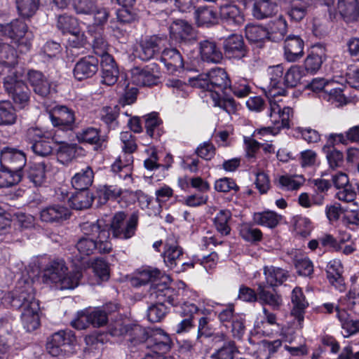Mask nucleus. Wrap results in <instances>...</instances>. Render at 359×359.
Returning <instances> with one entry per match:
<instances>
[{
  "instance_id": "774afa93",
  "label": "nucleus",
  "mask_w": 359,
  "mask_h": 359,
  "mask_svg": "<svg viewBox=\"0 0 359 359\" xmlns=\"http://www.w3.org/2000/svg\"><path fill=\"white\" fill-rule=\"evenodd\" d=\"M331 137L334 141H338L342 144H347V142H359V126H353L349 128L346 134H332Z\"/></svg>"
},
{
  "instance_id": "cd10ccee",
  "label": "nucleus",
  "mask_w": 359,
  "mask_h": 359,
  "mask_svg": "<svg viewBox=\"0 0 359 359\" xmlns=\"http://www.w3.org/2000/svg\"><path fill=\"white\" fill-rule=\"evenodd\" d=\"M162 255L166 266L175 271L183 259L184 251L179 245L174 243L173 241L170 242L168 240L165 244Z\"/></svg>"
},
{
  "instance_id": "b1692460",
  "label": "nucleus",
  "mask_w": 359,
  "mask_h": 359,
  "mask_svg": "<svg viewBox=\"0 0 359 359\" xmlns=\"http://www.w3.org/2000/svg\"><path fill=\"white\" fill-rule=\"evenodd\" d=\"M284 55L287 61L294 62L304 55V41L297 35L290 34L284 41Z\"/></svg>"
},
{
  "instance_id": "7c9ffc66",
  "label": "nucleus",
  "mask_w": 359,
  "mask_h": 359,
  "mask_svg": "<svg viewBox=\"0 0 359 359\" xmlns=\"http://www.w3.org/2000/svg\"><path fill=\"white\" fill-rule=\"evenodd\" d=\"M200 54L201 59L207 62L219 63L223 58L222 53L215 41L210 39L200 42Z\"/></svg>"
},
{
  "instance_id": "4d7b16f0",
  "label": "nucleus",
  "mask_w": 359,
  "mask_h": 359,
  "mask_svg": "<svg viewBox=\"0 0 359 359\" xmlns=\"http://www.w3.org/2000/svg\"><path fill=\"white\" fill-rule=\"evenodd\" d=\"M16 114L11 103L8 101L0 102V126L13 125L16 121Z\"/></svg>"
},
{
  "instance_id": "6e6d98bb",
  "label": "nucleus",
  "mask_w": 359,
  "mask_h": 359,
  "mask_svg": "<svg viewBox=\"0 0 359 359\" xmlns=\"http://www.w3.org/2000/svg\"><path fill=\"white\" fill-rule=\"evenodd\" d=\"M163 277V274L159 269L147 268L139 272L136 280L140 285H145L151 282L152 283L151 286H153L154 285H158V283H155V282Z\"/></svg>"
},
{
  "instance_id": "a211bd4d",
  "label": "nucleus",
  "mask_w": 359,
  "mask_h": 359,
  "mask_svg": "<svg viewBox=\"0 0 359 359\" xmlns=\"http://www.w3.org/2000/svg\"><path fill=\"white\" fill-rule=\"evenodd\" d=\"M100 61L97 57L87 55L80 58L73 69L74 78L78 81L92 78L98 71Z\"/></svg>"
},
{
  "instance_id": "680f3d73",
  "label": "nucleus",
  "mask_w": 359,
  "mask_h": 359,
  "mask_svg": "<svg viewBox=\"0 0 359 359\" xmlns=\"http://www.w3.org/2000/svg\"><path fill=\"white\" fill-rule=\"evenodd\" d=\"M239 234L245 241L251 243L259 241L262 238L261 230L246 223L240 226Z\"/></svg>"
},
{
  "instance_id": "4be33fe9",
  "label": "nucleus",
  "mask_w": 359,
  "mask_h": 359,
  "mask_svg": "<svg viewBox=\"0 0 359 359\" xmlns=\"http://www.w3.org/2000/svg\"><path fill=\"white\" fill-rule=\"evenodd\" d=\"M172 341L170 336L162 330H156L149 336L145 347L152 350L153 353L163 355L171 349Z\"/></svg>"
},
{
  "instance_id": "c756f323",
  "label": "nucleus",
  "mask_w": 359,
  "mask_h": 359,
  "mask_svg": "<svg viewBox=\"0 0 359 359\" xmlns=\"http://www.w3.org/2000/svg\"><path fill=\"white\" fill-rule=\"evenodd\" d=\"M257 292L259 294V302L262 304H266L271 306L273 310H278L283 304V299L276 288H272L271 291L268 290L269 286L266 285L264 282L257 283Z\"/></svg>"
},
{
  "instance_id": "79ce46f5",
  "label": "nucleus",
  "mask_w": 359,
  "mask_h": 359,
  "mask_svg": "<svg viewBox=\"0 0 359 359\" xmlns=\"http://www.w3.org/2000/svg\"><path fill=\"white\" fill-rule=\"evenodd\" d=\"M337 10L341 16L347 21L355 20L359 17L357 0H339Z\"/></svg>"
},
{
  "instance_id": "aec40b11",
  "label": "nucleus",
  "mask_w": 359,
  "mask_h": 359,
  "mask_svg": "<svg viewBox=\"0 0 359 359\" xmlns=\"http://www.w3.org/2000/svg\"><path fill=\"white\" fill-rule=\"evenodd\" d=\"M223 49L226 57L238 60L246 57L248 53L243 36L236 34L224 39Z\"/></svg>"
},
{
  "instance_id": "39448f33",
  "label": "nucleus",
  "mask_w": 359,
  "mask_h": 359,
  "mask_svg": "<svg viewBox=\"0 0 359 359\" xmlns=\"http://www.w3.org/2000/svg\"><path fill=\"white\" fill-rule=\"evenodd\" d=\"M32 151L37 156L46 157L53 151V144L58 140L53 131L43 130L37 127L28 128L24 136Z\"/></svg>"
},
{
  "instance_id": "603ef678",
  "label": "nucleus",
  "mask_w": 359,
  "mask_h": 359,
  "mask_svg": "<svg viewBox=\"0 0 359 359\" xmlns=\"http://www.w3.org/2000/svg\"><path fill=\"white\" fill-rule=\"evenodd\" d=\"M144 118L147 134L153 139L159 138L162 132L160 128L161 121L158 118V114L153 112L144 116Z\"/></svg>"
},
{
  "instance_id": "e433bc0d",
  "label": "nucleus",
  "mask_w": 359,
  "mask_h": 359,
  "mask_svg": "<svg viewBox=\"0 0 359 359\" xmlns=\"http://www.w3.org/2000/svg\"><path fill=\"white\" fill-rule=\"evenodd\" d=\"M27 31V25L20 20H14L6 24H0V32L16 42L25 36Z\"/></svg>"
},
{
  "instance_id": "e2e57ef3",
  "label": "nucleus",
  "mask_w": 359,
  "mask_h": 359,
  "mask_svg": "<svg viewBox=\"0 0 359 359\" xmlns=\"http://www.w3.org/2000/svg\"><path fill=\"white\" fill-rule=\"evenodd\" d=\"M231 214L229 210H222L216 215L214 222L217 230L222 235H228L231 228L228 224Z\"/></svg>"
},
{
  "instance_id": "c9c22d12",
  "label": "nucleus",
  "mask_w": 359,
  "mask_h": 359,
  "mask_svg": "<svg viewBox=\"0 0 359 359\" xmlns=\"http://www.w3.org/2000/svg\"><path fill=\"white\" fill-rule=\"evenodd\" d=\"M94 172L90 165H85L72 177L71 183L76 190L88 189L92 185Z\"/></svg>"
},
{
  "instance_id": "9d476101",
  "label": "nucleus",
  "mask_w": 359,
  "mask_h": 359,
  "mask_svg": "<svg viewBox=\"0 0 359 359\" xmlns=\"http://www.w3.org/2000/svg\"><path fill=\"white\" fill-rule=\"evenodd\" d=\"M49 118L55 128L62 131H74L78 128L75 111L65 105H57L49 112Z\"/></svg>"
},
{
  "instance_id": "393cba45",
  "label": "nucleus",
  "mask_w": 359,
  "mask_h": 359,
  "mask_svg": "<svg viewBox=\"0 0 359 359\" xmlns=\"http://www.w3.org/2000/svg\"><path fill=\"white\" fill-rule=\"evenodd\" d=\"M50 167L48 161L32 163L26 169L25 175L35 187H41L46 182V173L50 170Z\"/></svg>"
},
{
  "instance_id": "8fccbe9b",
  "label": "nucleus",
  "mask_w": 359,
  "mask_h": 359,
  "mask_svg": "<svg viewBox=\"0 0 359 359\" xmlns=\"http://www.w3.org/2000/svg\"><path fill=\"white\" fill-rule=\"evenodd\" d=\"M196 13L197 23L199 26L209 27L217 24L219 20V13L211 7L199 8Z\"/></svg>"
},
{
  "instance_id": "6ab92c4d",
  "label": "nucleus",
  "mask_w": 359,
  "mask_h": 359,
  "mask_svg": "<svg viewBox=\"0 0 359 359\" xmlns=\"http://www.w3.org/2000/svg\"><path fill=\"white\" fill-rule=\"evenodd\" d=\"M219 19L222 23L233 28L241 26L245 21L244 15L239 7L229 3L219 4Z\"/></svg>"
},
{
  "instance_id": "4468645a",
  "label": "nucleus",
  "mask_w": 359,
  "mask_h": 359,
  "mask_svg": "<svg viewBox=\"0 0 359 359\" xmlns=\"http://www.w3.org/2000/svg\"><path fill=\"white\" fill-rule=\"evenodd\" d=\"M132 81L141 86H151L159 82L161 70L156 63H151L141 68L135 67L131 69Z\"/></svg>"
},
{
  "instance_id": "bb28decb",
  "label": "nucleus",
  "mask_w": 359,
  "mask_h": 359,
  "mask_svg": "<svg viewBox=\"0 0 359 359\" xmlns=\"http://www.w3.org/2000/svg\"><path fill=\"white\" fill-rule=\"evenodd\" d=\"M263 273L265 277L264 283L271 288H276L283 285L290 278L288 271L273 265L264 266Z\"/></svg>"
},
{
  "instance_id": "412c9836",
  "label": "nucleus",
  "mask_w": 359,
  "mask_h": 359,
  "mask_svg": "<svg viewBox=\"0 0 359 359\" xmlns=\"http://www.w3.org/2000/svg\"><path fill=\"white\" fill-rule=\"evenodd\" d=\"M70 210L65 206L54 204L43 208L40 211V219L42 222L50 224H62L69 219Z\"/></svg>"
},
{
  "instance_id": "5701e85b",
  "label": "nucleus",
  "mask_w": 359,
  "mask_h": 359,
  "mask_svg": "<svg viewBox=\"0 0 359 359\" xmlns=\"http://www.w3.org/2000/svg\"><path fill=\"white\" fill-rule=\"evenodd\" d=\"M283 70V67L280 65L270 68V83L267 86L262 88L268 100L275 99L276 97L284 95L285 93L284 89L278 86L282 79Z\"/></svg>"
},
{
  "instance_id": "dca6fc26",
  "label": "nucleus",
  "mask_w": 359,
  "mask_h": 359,
  "mask_svg": "<svg viewBox=\"0 0 359 359\" xmlns=\"http://www.w3.org/2000/svg\"><path fill=\"white\" fill-rule=\"evenodd\" d=\"M170 37L180 44L194 43L196 33L192 25L183 20H176L169 27Z\"/></svg>"
},
{
  "instance_id": "9b49d317",
  "label": "nucleus",
  "mask_w": 359,
  "mask_h": 359,
  "mask_svg": "<svg viewBox=\"0 0 359 359\" xmlns=\"http://www.w3.org/2000/svg\"><path fill=\"white\" fill-rule=\"evenodd\" d=\"M280 100L269 99L270 121L274 127H269L266 130L273 134L278 133L280 128H289L290 117L293 115V109L289 107H281L278 104Z\"/></svg>"
},
{
  "instance_id": "c03bdc74",
  "label": "nucleus",
  "mask_w": 359,
  "mask_h": 359,
  "mask_svg": "<svg viewBox=\"0 0 359 359\" xmlns=\"http://www.w3.org/2000/svg\"><path fill=\"white\" fill-rule=\"evenodd\" d=\"M56 27L64 35L74 34L80 29L77 19L67 14L57 17Z\"/></svg>"
},
{
  "instance_id": "2eb2a0df",
  "label": "nucleus",
  "mask_w": 359,
  "mask_h": 359,
  "mask_svg": "<svg viewBox=\"0 0 359 359\" xmlns=\"http://www.w3.org/2000/svg\"><path fill=\"white\" fill-rule=\"evenodd\" d=\"M83 235L81 237H88L93 240H98L101 243L100 250L104 252H111L112 245L109 241L110 232L108 229L102 228L101 225L96 222H83L81 224Z\"/></svg>"
},
{
  "instance_id": "473e14b6",
  "label": "nucleus",
  "mask_w": 359,
  "mask_h": 359,
  "mask_svg": "<svg viewBox=\"0 0 359 359\" xmlns=\"http://www.w3.org/2000/svg\"><path fill=\"white\" fill-rule=\"evenodd\" d=\"M39 302L31 303L29 309H24L21 314V320L23 327L27 332L36 330L40 325L39 316Z\"/></svg>"
},
{
  "instance_id": "6e6552de",
  "label": "nucleus",
  "mask_w": 359,
  "mask_h": 359,
  "mask_svg": "<svg viewBox=\"0 0 359 359\" xmlns=\"http://www.w3.org/2000/svg\"><path fill=\"white\" fill-rule=\"evenodd\" d=\"M139 217L133 212L129 217L123 212H116L112 217L110 229L114 238L127 240L135 236Z\"/></svg>"
},
{
  "instance_id": "5fc2aeb1",
  "label": "nucleus",
  "mask_w": 359,
  "mask_h": 359,
  "mask_svg": "<svg viewBox=\"0 0 359 359\" xmlns=\"http://www.w3.org/2000/svg\"><path fill=\"white\" fill-rule=\"evenodd\" d=\"M238 353L236 343L228 340L210 356L212 359H233L236 353Z\"/></svg>"
},
{
  "instance_id": "7ed1b4c3",
  "label": "nucleus",
  "mask_w": 359,
  "mask_h": 359,
  "mask_svg": "<svg viewBox=\"0 0 359 359\" xmlns=\"http://www.w3.org/2000/svg\"><path fill=\"white\" fill-rule=\"evenodd\" d=\"M82 274L79 271L67 272V267L62 259L49 262L43 271V279L46 283H52L60 290H72L77 287Z\"/></svg>"
},
{
  "instance_id": "37998d69",
  "label": "nucleus",
  "mask_w": 359,
  "mask_h": 359,
  "mask_svg": "<svg viewBox=\"0 0 359 359\" xmlns=\"http://www.w3.org/2000/svg\"><path fill=\"white\" fill-rule=\"evenodd\" d=\"M334 82H325L323 83V90L320 92V98L327 101H335L339 103V105L346 104V97L342 93L341 88H337L334 87Z\"/></svg>"
},
{
  "instance_id": "f8f14e48",
  "label": "nucleus",
  "mask_w": 359,
  "mask_h": 359,
  "mask_svg": "<svg viewBox=\"0 0 359 359\" xmlns=\"http://www.w3.org/2000/svg\"><path fill=\"white\" fill-rule=\"evenodd\" d=\"M166 41L167 37L163 34L146 36L141 39L137 49L138 57L143 61L154 58L161 53Z\"/></svg>"
},
{
  "instance_id": "3c124183",
  "label": "nucleus",
  "mask_w": 359,
  "mask_h": 359,
  "mask_svg": "<svg viewBox=\"0 0 359 359\" xmlns=\"http://www.w3.org/2000/svg\"><path fill=\"white\" fill-rule=\"evenodd\" d=\"M22 178L21 172H14L0 164V188L11 187L18 184Z\"/></svg>"
},
{
  "instance_id": "f257e3e1",
  "label": "nucleus",
  "mask_w": 359,
  "mask_h": 359,
  "mask_svg": "<svg viewBox=\"0 0 359 359\" xmlns=\"http://www.w3.org/2000/svg\"><path fill=\"white\" fill-rule=\"evenodd\" d=\"M181 290L168 286L165 283L154 285L149 291V298L156 302L147 309V318L151 323L160 322L168 313L165 303L177 306L182 303Z\"/></svg>"
},
{
  "instance_id": "bf43d9fd",
  "label": "nucleus",
  "mask_w": 359,
  "mask_h": 359,
  "mask_svg": "<svg viewBox=\"0 0 359 359\" xmlns=\"http://www.w3.org/2000/svg\"><path fill=\"white\" fill-rule=\"evenodd\" d=\"M245 37L249 41L259 42L267 39L266 27L257 25H248L245 29Z\"/></svg>"
},
{
  "instance_id": "f704fd0d",
  "label": "nucleus",
  "mask_w": 359,
  "mask_h": 359,
  "mask_svg": "<svg viewBox=\"0 0 359 359\" xmlns=\"http://www.w3.org/2000/svg\"><path fill=\"white\" fill-rule=\"evenodd\" d=\"M55 149L57 159L62 165H68L76 156L79 149H81L77 144L68 143L62 141L56 142Z\"/></svg>"
},
{
  "instance_id": "ddd939ff",
  "label": "nucleus",
  "mask_w": 359,
  "mask_h": 359,
  "mask_svg": "<svg viewBox=\"0 0 359 359\" xmlns=\"http://www.w3.org/2000/svg\"><path fill=\"white\" fill-rule=\"evenodd\" d=\"M112 335H122L130 343V346L142 345L145 347L149 334L145 328L140 325L128 323L118 324L112 331Z\"/></svg>"
},
{
  "instance_id": "a878e982",
  "label": "nucleus",
  "mask_w": 359,
  "mask_h": 359,
  "mask_svg": "<svg viewBox=\"0 0 359 359\" xmlns=\"http://www.w3.org/2000/svg\"><path fill=\"white\" fill-rule=\"evenodd\" d=\"M344 267L339 259L330 261L326 267L327 278L329 283L339 292L346 290L344 278L342 276Z\"/></svg>"
},
{
  "instance_id": "a18cd8bd",
  "label": "nucleus",
  "mask_w": 359,
  "mask_h": 359,
  "mask_svg": "<svg viewBox=\"0 0 359 359\" xmlns=\"http://www.w3.org/2000/svg\"><path fill=\"white\" fill-rule=\"evenodd\" d=\"M337 317L341 323V328L344 330L346 334L345 337L355 334L359 332V320H353L349 318L347 312L341 309L339 306L336 307Z\"/></svg>"
},
{
  "instance_id": "49530a36",
  "label": "nucleus",
  "mask_w": 359,
  "mask_h": 359,
  "mask_svg": "<svg viewBox=\"0 0 359 359\" xmlns=\"http://www.w3.org/2000/svg\"><path fill=\"white\" fill-rule=\"evenodd\" d=\"M281 217V215L269 210L255 212L253 215V220L255 224L270 229L275 228L279 224Z\"/></svg>"
},
{
  "instance_id": "69168bd1",
  "label": "nucleus",
  "mask_w": 359,
  "mask_h": 359,
  "mask_svg": "<svg viewBox=\"0 0 359 359\" xmlns=\"http://www.w3.org/2000/svg\"><path fill=\"white\" fill-rule=\"evenodd\" d=\"M303 72L298 66H292L287 69L283 78L284 85L287 88H294L299 83Z\"/></svg>"
},
{
  "instance_id": "052dcab7",
  "label": "nucleus",
  "mask_w": 359,
  "mask_h": 359,
  "mask_svg": "<svg viewBox=\"0 0 359 359\" xmlns=\"http://www.w3.org/2000/svg\"><path fill=\"white\" fill-rule=\"evenodd\" d=\"M293 262L297 272L300 276H309L313 271V264L311 259L302 255H296Z\"/></svg>"
},
{
  "instance_id": "c85d7f7f",
  "label": "nucleus",
  "mask_w": 359,
  "mask_h": 359,
  "mask_svg": "<svg viewBox=\"0 0 359 359\" xmlns=\"http://www.w3.org/2000/svg\"><path fill=\"white\" fill-rule=\"evenodd\" d=\"M27 79L34 92L42 97H47L50 93L51 83L39 71L30 70Z\"/></svg>"
},
{
  "instance_id": "f03ea898",
  "label": "nucleus",
  "mask_w": 359,
  "mask_h": 359,
  "mask_svg": "<svg viewBox=\"0 0 359 359\" xmlns=\"http://www.w3.org/2000/svg\"><path fill=\"white\" fill-rule=\"evenodd\" d=\"M292 308L291 315L294 320L284 325L280 331V339L283 342L292 343L299 336V332L302 327L304 315L308 302L305 300L304 295L300 287H296L293 289L291 295Z\"/></svg>"
},
{
  "instance_id": "de8ad7c7",
  "label": "nucleus",
  "mask_w": 359,
  "mask_h": 359,
  "mask_svg": "<svg viewBox=\"0 0 359 359\" xmlns=\"http://www.w3.org/2000/svg\"><path fill=\"white\" fill-rule=\"evenodd\" d=\"M17 51L12 46L0 39V64L6 67H13L17 63Z\"/></svg>"
},
{
  "instance_id": "4c0bfd02",
  "label": "nucleus",
  "mask_w": 359,
  "mask_h": 359,
  "mask_svg": "<svg viewBox=\"0 0 359 359\" xmlns=\"http://www.w3.org/2000/svg\"><path fill=\"white\" fill-rule=\"evenodd\" d=\"M75 136L79 143H88L99 147L106 141L105 137L100 135V130L94 127L83 128L77 131Z\"/></svg>"
},
{
  "instance_id": "338daca9",
  "label": "nucleus",
  "mask_w": 359,
  "mask_h": 359,
  "mask_svg": "<svg viewBox=\"0 0 359 359\" xmlns=\"http://www.w3.org/2000/svg\"><path fill=\"white\" fill-rule=\"evenodd\" d=\"M294 230L302 237H307L311 234L312 231L311 222L301 216H295L292 218Z\"/></svg>"
},
{
  "instance_id": "f3484780",
  "label": "nucleus",
  "mask_w": 359,
  "mask_h": 359,
  "mask_svg": "<svg viewBox=\"0 0 359 359\" xmlns=\"http://www.w3.org/2000/svg\"><path fill=\"white\" fill-rule=\"evenodd\" d=\"M27 162L24 152L18 149L8 147H4L0 151V164L10 170L21 172Z\"/></svg>"
},
{
  "instance_id": "0e129e2a",
  "label": "nucleus",
  "mask_w": 359,
  "mask_h": 359,
  "mask_svg": "<svg viewBox=\"0 0 359 359\" xmlns=\"http://www.w3.org/2000/svg\"><path fill=\"white\" fill-rule=\"evenodd\" d=\"M116 18L121 25H126L137 21L138 16L133 6L122 7L117 11Z\"/></svg>"
},
{
  "instance_id": "1a4fd4ad",
  "label": "nucleus",
  "mask_w": 359,
  "mask_h": 359,
  "mask_svg": "<svg viewBox=\"0 0 359 359\" xmlns=\"http://www.w3.org/2000/svg\"><path fill=\"white\" fill-rule=\"evenodd\" d=\"M4 86L14 103L20 109H22L28 104L30 90L26 83L19 79L14 72L4 78Z\"/></svg>"
},
{
  "instance_id": "423d86ee",
  "label": "nucleus",
  "mask_w": 359,
  "mask_h": 359,
  "mask_svg": "<svg viewBox=\"0 0 359 359\" xmlns=\"http://www.w3.org/2000/svg\"><path fill=\"white\" fill-rule=\"evenodd\" d=\"M4 303L15 309H29L31 303L39 302L35 299L34 289L29 280H21L15 288L6 293L3 297Z\"/></svg>"
},
{
  "instance_id": "72a5a7b5",
  "label": "nucleus",
  "mask_w": 359,
  "mask_h": 359,
  "mask_svg": "<svg viewBox=\"0 0 359 359\" xmlns=\"http://www.w3.org/2000/svg\"><path fill=\"white\" fill-rule=\"evenodd\" d=\"M100 242L98 240H93L88 237H79L75 244L80 256L76 259L80 262L83 256H89L95 252L106 254L109 252H104L100 250Z\"/></svg>"
},
{
  "instance_id": "864d4df0",
  "label": "nucleus",
  "mask_w": 359,
  "mask_h": 359,
  "mask_svg": "<svg viewBox=\"0 0 359 359\" xmlns=\"http://www.w3.org/2000/svg\"><path fill=\"white\" fill-rule=\"evenodd\" d=\"M120 109L118 105L104 107L100 111V118L109 129H115L118 126L117 117Z\"/></svg>"
},
{
  "instance_id": "2f4dec72",
  "label": "nucleus",
  "mask_w": 359,
  "mask_h": 359,
  "mask_svg": "<svg viewBox=\"0 0 359 359\" xmlns=\"http://www.w3.org/2000/svg\"><path fill=\"white\" fill-rule=\"evenodd\" d=\"M161 61L165 65L168 71L174 73L184 67L183 58L176 48H165L161 55Z\"/></svg>"
},
{
  "instance_id": "13d9d810",
  "label": "nucleus",
  "mask_w": 359,
  "mask_h": 359,
  "mask_svg": "<svg viewBox=\"0 0 359 359\" xmlns=\"http://www.w3.org/2000/svg\"><path fill=\"white\" fill-rule=\"evenodd\" d=\"M19 14L23 18L33 16L39 8L40 0H16Z\"/></svg>"
},
{
  "instance_id": "0eeeda50",
  "label": "nucleus",
  "mask_w": 359,
  "mask_h": 359,
  "mask_svg": "<svg viewBox=\"0 0 359 359\" xmlns=\"http://www.w3.org/2000/svg\"><path fill=\"white\" fill-rule=\"evenodd\" d=\"M76 337L72 330L54 333L46 344V349L54 357L69 355L75 352Z\"/></svg>"
},
{
  "instance_id": "ea45409f",
  "label": "nucleus",
  "mask_w": 359,
  "mask_h": 359,
  "mask_svg": "<svg viewBox=\"0 0 359 359\" xmlns=\"http://www.w3.org/2000/svg\"><path fill=\"white\" fill-rule=\"evenodd\" d=\"M277 5L271 0H255L252 14L257 20L272 17L276 13Z\"/></svg>"
},
{
  "instance_id": "20e7f679",
  "label": "nucleus",
  "mask_w": 359,
  "mask_h": 359,
  "mask_svg": "<svg viewBox=\"0 0 359 359\" xmlns=\"http://www.w3.org/2000/svg\"><path fill=\"white\" fill-rule=\"evenodd\" d=\"M190 84L204 90L209 91L215 96L226 94V90L230 86V80L227 73L222 68H214L207 74L198 75L189 79Z\"/></svg>"
},
{
  "instance_id": "58836bf2",
  "label": "nucleus",
  "mask_w": 359,
  "mask_h": 359,
  "mask_svg": "<svg viewBox=\"0 0 359 359\" xmlns=\"http://www.w3.org/2000/svg\"><path fill=\"white\" fill-rule=\"evenodd\" d=\"M287 22L282 16L276 18L266 27L267 39L273 42L282 41L287 33Z\"/></svg>"
},
{
  "instance_id": "09e8293b",
  "label": "nucleus",
  "mask_w": 359,
  "mask_h": 359,
  "mask_svg": "<svg viewBox=\"0 0 359 359\" xmlns=\"http://www.w3.org/2000/svg\"><path fill=\"white\" fill-rule=\"evenodd\" d=\"M122 194V191L116 186L104 185L97 189L95 199H97V205L107 203L109 199H116Z\"/></svg>"
},
{
  "instance_id": "a19ab883",
  "label": "nucleus",
  "mask_w": 359,
  "mask_h": 359,
  "mask_svg": "<svg viewBox=\"0 0 359 359\" xmlns=\"http://www.w3.org/2000/svg\"><path fill=\"white\" fill-rule=\"evenodd\" d=\"M94 200L95 196L88 189H82L73 194L69 198L68 202L72 208L81 210L89 208Z\"/></svg>"
}]
</instances>
